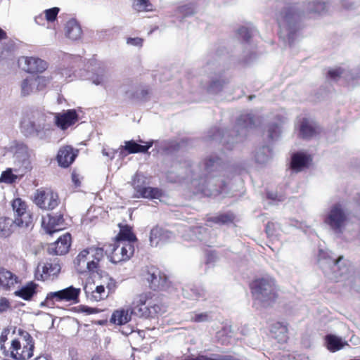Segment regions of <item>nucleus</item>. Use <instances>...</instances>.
Instances as JSON below:
<instances>
[{
    "instance_id": "nucleus-1",
    "label": "nucleus",
    "mask_w": 360,
    "mask_h": 360,
    "mask_svg": "<svg viewBox=\"0 0 360 360\" xmlns=\"http://www.w3.org/2000/svg\"><path fill=\"white\" fill-rule=\"evenodd\" d=\"M326 9L323 0H310L306 6L296 2H288L276 14L280 29V37L291 44L300 29L301 17L304 13H321Z\"/></svg>"
},
{
    "instance_id": "nucleus-2",
    "label": "nucleus",
    "mask_w": 360,
    "mask_h": 360,
    "mask_svg": "<svg viewBox=\"0 0 360 360\" xmlns=\"http://www.w3.org/2000/svg\"><path fill=\"white\" fill-rule=\"evenodd\" d=\"M221 167V159L217 156H210L204 162L205 173L203 175L205 176H201L199 180H192V184L198 187V191L205 195H219L221 193V188L224 185V182L210 174L214 171L219 170Z\"/></svg>"
},
{
    "instance_id": "nucleus-3",
    "label": "nucleus",
    "mask_w": 360,
    "mask_h": 360,
    "mask_svg": "<svg viewBox=\"0 0 360 360\" xmlns=\"http://www.w3.org/2000/svg\"><path fill=\"white\" fill-rule=\"evenodd\" d=\"M47 116L39 112L25 114L20 121V131L27 137L35 136L45 140L51 135L52 125L47 120Z\"/></svg>"
},
{
    "instance_id": "nucleus-4",
    "label": "nucleus",
    "mask_w": 360,
    "mask_h": 360,
    "mask_svg": "<svg viewBox=\"0 0 360 360\" xmlns=\"http://www.w3.org/2000/svg\"><path fill=\"white\" fill-rule=\"evenodd\" d=\"M104 258L103 249L90 247L82 250L74 260V266L80 274L98 273L100 263Z\"/></svg>"
},
{
    "instance_id": "nucleus-5",
    "label": "nucleus",
    "mask_w": 360,
    "mask_h": 360,
    "mask_svg": "<svg viewBox=\"0 0 360 360\" xmlns=\"http://www.w3.org/2000/svg\"><path fill=\"white\" fill-rule=\"evenodd\" d=\"M343 257L338 259L333 257L330 252L321 250L318 255V262L323 272L331 278L338 279L347 273L349 267L342 263Z\"/></svg>"
},
{
    "instance_id": "nucleus-6",
    "label": "nucleus",
    "mask_w": 360,
    "mask_h": 360,
    "mask_svg": "<svg viewBox=\"0 0 360 360\" xmlns=\"http://www.w3.org/2000/svg\"><path fill=\"white\" fill-rule=\"evenodd\" d=\"M348 221V212L340 203L333 205L323 219V222L336 234H342L344 232Z\"/></svg>"
},
{
    "instance_id": "nucleus-7",
    "label": "nucleus",
    "mask_w": 360,
    "mask_h": 360,
    "mask_svg": "<svg viewBox=\"0 0 360 360\" xmlns=\"http://www.w3.org/2000/svg\"><path fill=\"white\" fill-rule=\"evenodd\" d=\"M252 290L256 300L269 305L276 298L275 281L269 276L256 279L252 283Z\"/></svg>"
},
{
    "instance_id": "nucleus-8",
    "label": "nucleus",
    "mask_w": 360,
    "mask_h": 360,
    "mask_svg": "<svg viewBox=\"0 0 360 360\" xmlns=\"http://www.w3.org/2000/svg\"><path fill=\"white\" fill-rule=\"evenodd\" d=\"M131 186L134 190V198L158 199L162 201V198L164 196L160 189L148 186L146 178L139 174H135L133 177Z\"/></svg>"
},
{
    "instance_id": "nucleus-9",
    "label": "nucleus",
    "mask_w": 360,
    "mask_h": 360,
    "mask_svg": "<svg viewBox=\"0 0 360 360\" xmlns=\"http://www.w3.org/2000/svg\"><path fill=\"white\" fill-rule=\"evenodd\" d=\"M51 80H53L52 76H29L20 82V95L22 96H28L37 91H43Z\"/></svg>"
},
{
    "instance_id": "nucleus-10",
    "label": "nucleus",
    "mask_w": 360,
    "mask_h": 360,
    "mask_svg": "<svg viewBox=\"0 0 360 360\" xmlns=\"http://www.w3.org/2000/svg\"><path fill=\"white\" fill-rule=\"evenodd\" d=\"M33 349V340L28 333L20 338V340H13L11 341V355L17 360H25L32 357Z\"/></svg>"
},
{
    "instance_id": "nucleus-11",
    "label": "nucleus",
    "mask_w": 360,
    "mask_h": 360,
    "mask_svg": "<svg viewBox=\"0 0 360 360\" xmlns=\"http://www.w3.org/2000/svg\"><path fill=\"white\" fill-rule=\"evenodd\" d=\"M80 288L73 286L64 288L60 290L50 292L46 295L44 302L41 305L51 306L56 302H72L73 303L78 302V297L80 294Z\"/></svg>"
},
{
    "instance_id": "nucleus-12",
    "label": "nucleus",
    "mask_w": 360,
    "mask_h": 360,
    "mask_svg": "<svg viewBox=\"0 0 360 360\" xmlns=\"http://www.w3.org/2000/svg\"><path fill=\"white\" fill-rule=\"evenodd\" d=\"M134 252V243L127 240H116L111 250L110 259L112 263H118L130 259Z\"/></svg>"
},
{
    "instance_id": "nucleus-13",
    "label": "nucleus",
    "mask_w": 360,
    "mask_h": 360,
    "mask_svg": "<svg viewBox=\"0 0 360 360\" xmlns=\"http://www.w3.org/2000/svg\"><path fill=\"white\" fill-rule=\"evenodd\" d=\"M34 202L41 209L53 210L58 205V195L51 189H38L34 193Z\"/></svg>"
},
{
    "instance_id": "nucleus-14",
    "label": "nucleus",
    "mask_w": 360,
    "mask_h": 360,
    "mask_svg": "<svg viewBox=\"0 0 360 360\" xmlns=\"http://www.w3.org/2000/svg\"><path fill=\"white\" fill-rule=\"evenodd\" d=\"M30 150L23 143H16L13 148V163L15 166V170L25 172L31 168Z\"/></svg>"
},
{
    "instance_id": "nucleus-15",
    "label": "nucleus",
    "mask_w": 360,
    "mask_h": 360,
    "mask_svg": "<svg viewBox=\"0 0 360 360\" xmlns=\"http://www.w3.org/2000/svg\"><path fill=\"white\" fill-rule=\"evenodd\" d=\"M15 219L13 223L19 227H27L32 223V217L27 212V206L25 201L20 198H15L12 202Z\"/></svg>"
},
{
    "instance_id": "nucleus-16",
    "label": "nucleus",
    "mask_w": 360,
    "mask_h": 360,
    "mask_svg": "<svg viewBox=\"0 0 360 360\" xmlns=\"http://www.w3.org/2000/svg\"><path fill=\"white\" fill-rule=\"evenodd\" d=\"M147 298L145 295L137 296L132 302L130 310L131 314L139 317L148 318L153 314L152 309L156 312L155 306L151 307L146 304Z\"/></svg>"
},
{
    "instance_id": "nucleus-17",
    "label": "nucleus",
    "mask_w": 360,
    "mask_h": 360,
    "mask_svg": "<svg viewBox=\"0 0 360 360\" xmlns=\"http://www.w3.org/2000/svg\"><path fill=\"white\" fill-rule=\"evenodd\" d=\"M18 63L25 71L30 73L42 72L48 68L45 60L35 57H21Z\"/></svg>"
},
{
    "instance_id": "nucleus-18",
    "label": "nucleus",
    "mask_w": 360,
    "mask_h": 360,
    "mask_svg": "<svg viewBox=\"0 0 360 360\" xmlns=\"http://www.w3.org/2000/svg\"><path fill=\"white\" fill-rule=\"evenodd\" d=\"M144 276L151 289L157 290L165 287L167 278L158 269L153 266L148 268Z\"/></svg>"
},
{
    "instance_id": "nucleus-19",
    "label": "nucleus",
    "mask_w": 360,
    "mask_h": 360,
    "mask_svg": "<svg viewBox=\"0 0 360 360\" xmlns=\"http://www.w3.org/2000/svg\"><path fill=\"white\" fill-rule=\"evenodd\" d=\"M174 238V233L158 226L153 227L149 236L150 245L157 247L161 244L169 242Z\"/></svg>"
},
{
    "instance_id": "nucleus-20",
    "label": "nucleus",
    "mask_w": 360,
    "mask_h": 360,
    "mask_svg": "<svg viewBox=\"0 0 360 360\" xmlns=\"http://www.w3.org/2000/svg\"><path fill=\"white\" fill-rule=\"evenodd\" d=\"M42 226L49 234H53L64 229V220L60 214L56 215L48 214L47 218H43Z\"/></svg>"
},
{
    "instance_id": "nucleus-21",
    "label": "nucleus",
    "mask_w": 360,
    "mask_h": 360,
    "mask_svg": "<svg viewBox=\"0 0 360 360\" xmlns=\"http://www.w3.org/2000/svg\"><path fill=\"white\" fill-rule=\"evenodd\" d=\"M56 124L63 130L74 124L78 120V115L75 110H68L54 115Z\"/></svg>"
},
{
    "instance_id": "nucleus-22",
    "label": "nucleus",
    "mask_w": 360,
    "mask_h": 360,
    "mask_svg": "<svg viewBox=\"0 0 360 360\" xmlns=\"http://www.w3.org/2000/svg\"><path fill=\"white\" fill-rule=\"evenodd\" d=\"M71 245V236L66 233L60 236L58 240L50 244L48 251L50 254L64 255L67 253Z\"/></svg>"
},
{
    "instance_id": "nucleus-23",
    "label": "nucleus",
    "mask_w": 360,
    "mask_h": 360,
    "mask_svg": "<svg viewBox=\"0 0 360 360\" xmlns=\"http://www.w3.org/2000/svg\"><path fill=\"white\" fill-rule=\"evenodd\" d=\"M320 132V127L313 120L304 118L300 126V136L305 139L316 136Z\"/></svg>"
},
{
    "instance_id": "nucleus-24",
    "label": "nucleus",
    "mask_w": 360,
    "mask_h": 360,
    "mask_svg": "<svg viewBox=\"0 0 360 360\" xmlns=\"http://www.w3.org/2000/svg\"><path fill=\"white\" fill-rule=\"evenodd\" d=\"M60 265L54 261L53 262H46L39 264L37 271V274L41 273V279L44 281L57 276L60 271Z\"/></svg>"
},
{
    "instance_id": "nucleus-25",
    "label": "nucleus",
    "mask_w": 360,
    "mask_h": 360,
    "mask_svg": "<svg viewBox=\"0 0 360 360\" xmlns=\"http://www.w3.org/2000/svg\"><path fill=\"white\" fill-rule=\"evenodd\" d=\"M20 282L18 276L9 270L0 269V288L4 290H11Z\"/></svg>"
},
{
    "instance_id": "nucleus-26",
    "label": "nucleus",
    "mask_w": 360,
    "mask_h": 360,
    "mask_svg": "<svg viewBox=\"0 0 360 360\" xmlns=\"http://www.w3.org/2000/svg\"><path fill=\"white\" fill-rule=\"evenodd\" d=\"M77 152H75L73 148L70 146H66L61 148L57 155V160L59 165L63 167H69L75 160L77 156Z\"/></svg>"
},
{
    "instance_id": "nucleus-27",
    "label": "nucleus",
    "mask_w": 360,
    "mask_h": 360,
    "mask_svg": "<svg viewBox=\"0 0 360 360\" xmlns=\"http://www.w3.org/2000/svg\"><path fill=\"white\" fill-rule=\"evenodd\" d=\"M84 290L87 298L91 301L98 302L108 296L103 285H97L93 289L91 285H85Z\"/></svg>"
},
{
    "instance_id": "nucleus-28",
    "label": "nucleus",
    "mask_w": 360,
    "mask_h": 360,
    "mask_svg": "<svg viewBox=\"0 0 360 360\" xmlns=\"http://www.w3.org/2000/svg\"><path fill=\"white\" fill-rule=\"evenodd\" d=\"M65 33L70 39L78 40L82 37V30L80 25L75 19H70L65 24Z\"/></svg>"
},
{
    "instance_id": "nucleus-29",
    "label": "nucleus",
    "mask_w": 360,
    "mask_h": 360,
    "mask_svg": "<svg viewBox=\"0 0 360 360\" xmlns=\"http://www.w3.org/2000/svg\"><path fill=\"white\" fill-rule=\"evenodd\" d=\"M111 79L110 72L104 68L99 67L93 73L91 80L95 85H101L105 89L107 88Z\"/></svg>"
},
{
    "instance_id": "nucleus-30",
    "label": "nucleus",
    "mask_w": 360,
    "mask_h": 360,
    "mask_svg": "<svg viewBox=\"0 0 360 360\" xmlns=\"http://www.w3.org/2000/svg\"><path fill=\"white\" fill-rule=\"evenodd\" d=\"M310 161L311 158L309 155L302 153L294 154L291 161L292 169L296 172H300L306 167Z\"/></svg>"
},
{
    "instance_id": "nucleus-31",
    "label": "nucleus",
    "mask_w": 360,
    "mask_h": 360,
    "mask_svg": "<svg viewBox=\"0 0 360 360\" xmlns=\"http://www.w3.org/2000/svg\"><path fill=\"white\" fill-rule=\"evenodd\" d=\"M153 142H149L147 145L143 146L136 143L134 141H127L124 142V146L121 147V153L122 150H125L128 153H146L148 150L152 146Z\"/></svg>"
},
{
    "instance_id": "nucleus-32",
    "label": "nucleus",
    "mask_w": 360,
    "mask_h": 360,
    "mask_svg": "<svg viewBox=\"0 0 360 360\" xmlns=\"http://www.w3.org/2000/svg\"><path fill=\"white\" fill-rule=\"evenodd\" d=\"M131 310L129 309H121L115 311L110 318V321L117 325H123L131 320Z\"/></svg>"
},
{
    "instance_id": "nucleus-33",
    "label": "nucleus",
    "mask_w": 360,
    "mask_h": 360,
    "mask_svg": "<svg viewBox=\"0 0 360 360\" xmlns=\"http://www.w3.org/2000/svg\"><path fill=\"white\" fill-rule=\"evenodd\" d=\"M326 344L328 349L333 352L341 349L345 345H347V342L341 338L334 335H326Z\"/></svg>"
},
{
    "instance_id": "nucleus-34",
    "label": "nucleus",
    "mask_w": 360,
    "mask_h": 360,
    "mask_svg": "<svg viewBox=\"0 0 360 360\" xmlns=\"http://www.w3.org/2000/svg\"><path fill=\"white\" fill-rule=\"evenodd\" d=\"M37 284L33 282L27 283L20 290H16L14 294L15 296L20 297L25 300H30L36 293Z\"/></svg>"
},
{
    "instance_id": "nucleus-35",
    "label": "nucleus",
    "mask_w": 360,
    "mask_h": 360,
    "mask_svg": "<svg viewBox=\"0 0 360 360\" xmlns=\"http://www.w3.org/2000/svg\"><path fill=\"white\" fill-rule=\"evenodd\" d=\"M272 155V150L269 146H263L257 151L255 160L259 164L264 165L269 162Z\"/></svg>"
},
{
    "instance_id": "nucleus-36",
    "label": "nucleus",
    "mask_w": 360,
    "mask_h": 360,
    "mask_svg": "<svg viewBox=\"0 0 360 360\" xmlns=\"http://www.w3.org/2000/svg\"><path fill=\"white\" fill-rule=\"evenodd\" d=\"M136 238L135 235L131 232V229L128 226L122 227L117 236V240H127L135 243Z\"/></svg>"
},
{
    "instance_id": "nucleus-37",
    "label": "nucleus",
    "mask_w": 360,
    "mask_h": 360,
    "mask_svg": "<svg viewBox=\"0 0 360 360\" xmlns=\"http://www.w3.org/2000/svg\"><path fill=\"white\" fill-rule=\"evenodd\" d=\"M133 8L138 12L150 11L153 6L148 0H133Z\"/></svg>"
},
{
    "instance_id": "nucleus-38",
    "label": "nucleus",
    "mask_w": 360,
    "mask_h": 360,
    "mask_svg": "<svg viewBox=\"0 0 360 360\" xmlns=\"http://www.w3.org/2000/svg\"><path fill=\"white\" fill-rule=\"evenodd\" d=\"M16 179L17 175L13 174L12 169L9 168L2 172L0 177V181L6 184H12Z\"/></svg>"
},
{
    "instance_id": "nucleus-39",
    "label": "nucleus",
    "mask_w": 360,
    "mask_h": 360,
    "mask_svg": "<svg viewBox=\"0 0 360 360\" xmlns=\"http://www.w3.org/2000/svg\"><path fill=\"white\" fill-rule=\"evenodd\" d=\"M60 9L58 7H53L44 11L45 18L49 22H53L58 14Z\"/></svg>"
},
{
    "instance_id": "nucleus-40",
    "label": "nucleus",
    "mask_w": 360,
    "mask_h": 360,
    "mask_svg": "<svg viewBox=\"0 0 360 360\" xmlns=\"http://www.w3.org/2000/svg\"><path fill=\"white\" fill-rule=\"evenodd\" d=\"M70 70L68 69L63 70L60 72H55L53 75H50L49 76L53 77V79H56L57 81L60 80L62 78H64V80H68V79H71L72 75L70 73Z\"/></svg>"
},
{
    "instance_id": "nucleus-41",
    "label": "nucleus",
    "mask_w": 360,
    "mask_h": 360,
    "mask_svg": "<svg viewBox=\"0 0 360 360\" xmlns=\"http://www.w3.org/2000/svg\"><path fill=\"white\" fill-rule=\"evenodd\" d=\"M344 73V70L341 68H336L328 71V75L332 79L337 80Z\"/></svg>"
},
{
    "instance_id": "nucleus-42",
    "label": "nucleus",
    "mask_w": 360,
    "mask_h": 360,
    "mask_svg": "<svg viewBox=\"0 0 360 360\" xmlns=\"http://www.w3.org/2000/svg\"><path fill=\"white\" fill-rule=\"evenodd\" d=\"M278 225L274 222H269L266 226V232L269 237L277 236L276 233Z\"/></svg>"
},
{
    "instance_id": "nucleus-43",
    "label": "nucleus",
    "mask_w": 360,
    "mask_h": 360,
    "mask_svg": "<svg viewBox=\"0 0 360 360\" xmlns=\"http://www.w3.org/2000/svg\"><path fill=\"white\" fill-rule=\"evenodd\" d=\"M281 133V128L278 124H274L269 128V137L273 140L278 136Z\"/></svg>"
},
{
    "instance_id": "nucleus-44",
    "label": "nucleus",
    "mask_w": 360,
    "mask_h": 360,
    "mask_svg": "<svg viewBox=\"0 0 360 360\" xmlns=\"http://www.w3.org/2000/svg\"><path fill=\"white\" fill-rule=\"evenodd\" d=\"M191 319L195 322H205L211 320V317L207 313H200L195 314L194 316L191 318Z\"/></svg>"
},
{
    "instance_id": "nucleus-45",
    "label": "nucleus",
    "mask_w": 360,
    "mask_h": 360,
    "mask_svg": "<svg viewBox=\"0 0 360 360\" xmlns=\"http://www.w3.org/2000/svg\"><path fill=\"white\" fill-rule=\"evenodd\" d=\"M224 84V81H221V80L212 81L209 86V90L212 92L219 91L221 90Z\"/></svg>"
},
{
    "instance_id": "nucleus-46",
    "label": "nucleus",
    "mask_w": 360,
    "mask_h": 360,
    "mask_svg": "<svg viewBox=\"0 0 360 360\" xmlns=\"http://www.w3.org/2000/svg\"><path fill=\"white\" fill-rule=\"evenodd\" d=\"M11 309V302L6 298L1 297H0V314L7 311Z\"/></svg>"
},
{
    "instance_id": "nucleus-47",
    "label": "nucleus",
    "mask_w": 360,
    "mask_h": 360,
    "mask_svg": "<svg viewBox=\"0 0 360 360\" xmlns=\"http://www.w3.org/2000/svg\"><path fill=\"white\" fill-rule=\"evenodd\" d=\"M231 221V217L226 214H222L220 216L210 218V221H213L216 224H226Z\"/></svg>"
},
{
    "instance_id": "nucleus-48",
    "label": "nucleus",
    "mask_w": 360,
    "mask_h": 360,
    "mask_svg": "<svg viewBox=\"0 0 360 360\" xmlns=\"http://www.w3.org/2000/svg\"><path fill=\"white\" fill-rule=\"evenodd\" d=\"M238 34L245 41L249 40L252 37V31L248 28L243 27L238 30Z\"/></svg>"
},
{
    "instance_id": "nucleus-49",
    "label": "nucleus",
    "mask_w": 360,
    "mask_h": 360,
    "mask_svg": "<svg viewBox=\"0 0 360 360\" xmlns=\"http://www.w3.org/2000/svg\"><path fill=\"white\" fill-rule=\"evenodd\" d=\"M180 11L186 16L193 15L195 9L192 5H185L180 8Z\"/></svg>"
},
{
    "instance_id": "nucleus-50",
    "label": "nucleus",
    "mask_w": 360,
    "mask_h": 360,
    "mask_svg": "<svg viewBox=\"0 0 360 360\" xmlns=\"http://www.w3.org/2000/svg\"><path fill=\"white\" fill-rule=\"evenodd\" d=\"M127 43L131 46H141L143 40L141 38L136 37V38H129L127 39Z\"/></svg>"
},
{
    "instance_id": "nucleus-51",
    "label": "nucleus",
    "mask_w": 360,
    "mask_h": 360,
    "mask_svg": "<svg viewBox=\"0 0 360 360\" xmlns=\"http://www.w3.org/2000/svg\"><path fill=\"white\" fill-rule=\"evenodd\" d=\"M82 311L87 314H96L99 311V310L96 308L89 307L87 306L82 307Z\"/></svg>"
},
{
    "instance_id": "nucleus-52",
    "label": "nucleus",
    "mask_w": 360,
    "mask_h": 360,
    "mask_svg": "<svg viewBox=\"0 0 360 360\" xmlns=\"http://www.w3.org/2000/svg\"><path fill=\"white\" fill-rule=\"evenodd\" d=\"M244 126L245 127L251 128L255 124L253 117L250 115H247V118L244 119Z\"/></svg>"
},
{
    "instance_id": "nucleus-53",
    "label": "nucleus",
    "mask_w": 360,
    "mask_h": 360,
    "mask_svg": "<svg viewBox=\"0 0 360 360\" xmlns=\"http://www.w3.org/2000/svg\"><path fill=\"white\" fill-rule=\"evenodd\" d=\"M9 333L8 330H4L2 333H1V335L0 336V344H1V349L3 347H4V343L5 342V341L7 339V335Z\"/></svg>"
},
{
    "instance_id": "nucleus-54",
    "label": "nucleus",
    "mask_w": 360,
    "mask_h": 360,
    "mask_svg": "<svg viewBox=\"0 0 360 360\" xmlns=\"http://www.w3.org/2000/svg\"><path fill=\"white\" fill-rule=\"evenodd\" d=\"M11 219H0V231H6V229H5V226H1L2 224H9L11 222Z\"/></svg>"
},
{
    "instance_id": "nucleus-55",
    "label": "nucleus",
    "mask_w": 360,
    "mask_h": 360,
    "mask_svg": "<svg viewBox=\"0 0 360 360\" xmlns=\"http://www.w3.org/2000/svg\"><path fill=\"white\" fill-rule=\"evenodd\" d=\"M217 259V256L214 253H210L207 256V263H212L214 262Z\"/></svg>"
},
{
    "instance_id": "nucleus-56",
    "label": "nucleus",
    "mask_w": 360,
    "mask_h": 360,
    "mask_svg": "<svg viewBox=\"0 0 360 360\" xmlns=\"http://www.w3.org/2000/svg\"><path fill=\"white\" fill-rule=\"evenodd\" d=\"M72 179L76 186H79L80 185V182L77 174H72Z\"/></svg>"
},
{
    "instance_id": "nucleus-57",
    "label": "nucleus",
    "mask_w": 360,
    "mask_h": 360,
    "mask_svg": "<svg viewBox=\"0 0 360 360\" xmlns=\"http://www.w3.org/2000/svg\"><path fill=\"white\" fill-rule=\"evenodd\" d=\"M200 292H193V295H191L188 297V298L190 299H198V297H200Z\"/></svg>"
},
{
    "instance_id": "nucleus-58",
    "label": "nucleus",
    "mask_w": 360,
    "mask_h": 360,
    "mask_svg": "<svg viewBox=\"0 0 360 360\" xmlns=\"http://www.w3.org/2000/svg\"><path fill=\"white\" fill-rule=\"evenodd\" d=\"M102 153H103V155L110 157L111 159L113 158V155H114V153H112V155H111V154H110L105 150H103Z\"/></svg>"
},
{
    "instance_id": "nucleus-59",
    "label": "nucleus",
    "mask_w": 360,
    "mask_h": 360,
    "mask_svg": "<svg viewBox=\"0 0 360 360\" xmlns=\"http://www.w3.org/2000/svg\"><path fill=\"white\" fill-rule=\"evenodd\" d=\"M6 37V32L0 29V39H4Z\"/></svg>"
},
{
    "instance_id": "nucleus-60",
    "label": "nucleus",
    "mask_w": 360,
    "mask_h": 360,
    "mask_svg": "<svg viewBox=\"0 0 360 360\" xmlns=\"http://www.w3.org/2000/svg\"><path fill=\"white\" fill-rule=\"evenodd\" d=\"M267 195H268L269 198H271V199H275L276 198V195L272 193H269L267 194Z\"/></svg>"
},
{
    "instance_id": "nucleus-61",
    "label": "nucleus",
    "mask_w": 360,
    "mask_h": 360,
    "mask_svg": "<svg viewBox=\"0 0 360 360\" xmlns=\"http://www.w3.org/2000/svg\"><path fill=\"white\" fill-rule=\"evenodd\" d=\"M200 229H201V227H194V228H192L191 231L193 233H196V232L199 231Z\"/></svg>"
},
{
    "instance_id": "nucleus-62",
    "label": "nucleus",
    "mask_w": 360,
    "mask_h": 360,
    "mask_svg": "<svg viewBox=\"0 0 360 360\" xmlns=\"http://www.w3.org/2000/svg\"><path fill=\"white\" fill-rule=\"evenodd\" d=\"M35 360H47V359L45 356H39Z\"/></svg>"
},
{
    "instance_id": "nucleus-63",
    "label": "nucleus",
    "mask_w": 360,
    "mask_h": 360,
    "mask_svg": "<svg viewBox=\"0 0 360 360\" xmlns=\"http://www.w3.org/2000/svg\"><path fill=\"white\" fill-rule=\"evenodd\" d=\"M344 6L348 8H352V5H347L346 3H344Z\"/></svg>"
},
{
    "instance_id": "nucleus-64",
    "label": "nucleus",
    "mask_w": 360,
    "mask_h": 360,
    "mask_svg": "<svg viewBox=\"0 0 360 360\" xmlns=\"http://www.w3.org/2000/svg\"><path fill=\"white\" fill-rule=\"evenodd\" d=\"M39 18H41V17L39 16V17H36V18H35V22H36L37 23H39V22H38V19H39Z\"/></svg>"
}]
</instances>
